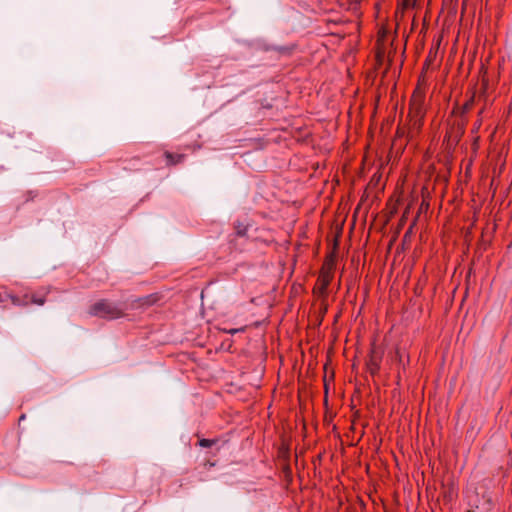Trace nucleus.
<instances>
[{
    "instance_id": "f257e3e1",
    "label": "nucleus",
    "mask_w": 512,
    "mask_h": 512,
    "mask_svg": "<svg viewBox=\"0 0 512 512\" xmlns=\"http://www.w3.org/2000/svg\"><path fill=\"white\" fill-rule=\"evenodd\" d=\"M89 314L107 319H116L123 315V310L113 302L100 300L90 307Z\"/></svg>"
},
{
    "instance_id": "f03ea898",
    "label": "nucleus",
    "mask_w": 512,
    "mask_h": 512,
    "mask_svg": "<svg viewBox=\"0 0 512 512\" xmlns=\"http://www.w3.org/2000/svg\"><path fill=\"white\" fill-rule=\"evenodd\" d=\"M470 509L468 512H489L492 505V499L489 495L483 493L480 497L479 493L470 496Z\"/></svg>"
},
{
    "instance_id": "7ed1b4c3",
    "label": "nucleus",
    "mask_w": 512,
    "mask_h": 512,
    "mask_svg": "<svg viewBox=\"0 0 512 512\" xmlns=\"http://www.w3.org/2000/svg\"><path fill=\"white\" fill-rule=\"evenodd\" d=\"M156 301H157V297L155 295H148V296H145V297H142V298H139L138 300H136V302L133 306L136 308L147 307V306H151Z\"/></svg>"
},
{
    "instance_id": "20e7f679",
    "label": "nucleus",
    "mask_w": 512,
    "mask_h": 512,
    "mask_svg": "<svg viewBox=\"0 0 512 512\" xmlns=\"http://www.w3.org/2000/svg\"><path fill=\"white\" fill-rule=\"evenodd\" d=\"M166 158L168 159L169 163L174 164L180 162L183 159V155L174 156L173 154L167 152Z\"/></svg>"
},
{
    "instance_id": "39448f33",
    "label": "nucleus",
    "mask_w": 512,
    "mask_h": 512,
    "mask_svg": "<svg viewBox=\"0 0 512 512\" xmlns=\"http://www.w3.org/2000/svg\"><path fill=\"white\" fill-rule=\"evenodd\" d=\"M215 443H216L215 440H210V439H202L199 442L200 446L205 447V448L211 447Z\"/></svg>"
},
{
    "instance_id": "423d86ee",
    "label": "nucleus",
    "mask_w": 512,
    "mask_h": 512,
    "mask_svg": "<svg viewBox=\"0 0 512 512\" xmlns=\"http://www.w3.org/2000/svg\"><path fill=\"white\" fill-rule=\"evenodd\" d=\"M33 302L36 303L37 305H43L44 304V299H42V298L34 299Z\"/></svg>"
},
{
    "instance_id": "0eeeda50",
    "label": "nucleus",
    "mask_w": 512,
    "mask_h": 512,
    "mask_svg": "<svg viewBox=\"0 0 512 512\" xmlns=\"http://www.w3.org/2000/svg\"><path fill=\"white\" fill-rule=\"evenodd\" d=\"M464 108L467 110L469 108V103H466Z\"/></svg>"
},
{
    "instance_id": "6e6552de",
    "label": "nucleus",
    "mask_w": 512,
    "mask_h": 512,
    "mask_svg": "<svg viewBox=\"0 0 512 512\" xmlns=\"http://www.w3.org/2000/svg\"><path fill=\"white\" fill-rule=\"evenodd\" d=\"M20 420H25V415H22V416L20 417Z\"/></svg>"
}]
</instances>
